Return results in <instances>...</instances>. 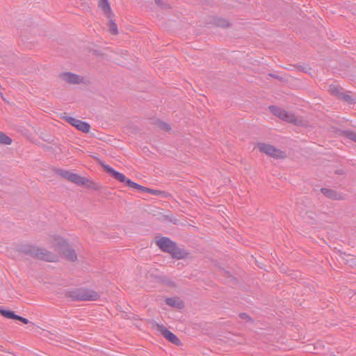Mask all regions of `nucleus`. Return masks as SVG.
<instances>
[{"mask_svg": "<svg viewBox=\"0 0 356 356\" xmlns=\"http://www.w3.org/2000/svg\"><path fill=\"white\" fill-rule=\"evenodd\" d=\"M65 296L72 301H93L99 297L96 291L86 288L69 290L66 291Z\"/></svg>", "mask_w": 356, "mask_h": 356, "instance_id": "obj_1", "label": "nucleus"}, {"mask_svg": "<svg viewBox=\"0 0 356 356\" xmlns=\"http://www.w3.org/2000/svg\"><path fill=\"white\" fill-rule=\"evenodd\" d=\"M22 251L40 260L49 262H54L57 260V255L43 248L26 245L23 246Z\"/></svg>", "mask_w": 356, "mask_h": 356, "instance_id": "obj_2", "label": "nucleus"}, {"mask_svg": "<svg viewBox=\"0 0 356 356\" xmlns=\"http://www.w3.org/2000/svg\"><path fill=\"white\" fill-rule=\"evenodd\" d=\"M156 244L161 250L171 254L174 258L181 259L184 256V252L179 249L176 243L168 237L160 238L156 241Z\"/></svg>", "mask_w": 356, "mask_h": 356, "instance_id": "obj_3", "label": "nucleus"}, {"mask_svg": "<svg viewBox=\"0 0 356 356\" xmlns=\"http://www.w3.org/2000/svg\"><path fill=\"white\" fill-rule=\"evenodd\" d=\"M60 81H63L65 83L69 84H86L87 80L82 77L81 76L70 72H64L60 73L58 76Z\"/></svg>", "mask_w": 356, "mask_h": 356, "instance_id": "obj_4", "label": "nucleus"}, {"mask_svg": "<svg viewBox=\"0 0 356 356\" xmlns=\"http://www.w3.org/2000/svg\"><path fill=\"white\" fill-rule=\"evenodd\" d=\"M268 108L271 113L281 120L290 123H296V118L292 113L288 112L276 106H270Z\"/></svg>", "mask_w": 356, "mask_h": 356, "instance_id": "obj_5", "label": "nucleus"}, {"mask_svg": "<svg viewBox=\"0 0 356 356\" xmlns=\"http://www.w3.org/2000/svg\"><path fill=\"white\" fill-rule=\"evenodd\" d=\"M257 147L260 152L265 153L266 154L273 158L283 159L286 156L284 152L268 144L262 143H258Z\"/></svg>", "mask_w": 356, "mask_h": 356, "instance_id": "obj_6", "label": "nucleus"}, {"mask_svg": "<svg viewBox=\"0 0 356 356\" xmlns=\"http://www.w3.org/2000/svg\"><path fill=\"white\" fill-rule=\"evenodd\" d=\"M58 173L63 178L71 181L72 182L79 185L83 186L86 185L88 182V179L79 176V175L72 172L67 170H58Z\"/></svg>", "mask_w": 356, "mask_h": 356, "instance_id": "obj_7", "label": "nucleus"}, {"mask_svg": "<svg viewBox=\"0 0 356 356\" xmlns=\"http://www.w3.org/2000/svg\"><path fill=\"white\" fill-rule=\"evenodd\" d=\"M103 168L105 170V171L108 174H109L113 178L125 184L128 178H127L124 175L120 172L116 171L113 168L107 164L103 165Z\"/></svg>", "mask_w": 356, "mask_h": 356, "instance_id": "obj_8", "label": "nucleus"}, {"mask_svg": "<svg viewBox=\"0 0 356 356\" xmlns=\"http://www.w3.org/2000/svg\"><path fill=\"white\" fill-rule=\"evenodd\" d=\"M98 7L107 17L111 18L113 17V12L108 0H99Z\"/></svg>", "mask_w": 356, "mask_h": 356, "instance_id": "obj_9", "label": "nucleus"}, {"mask_svg": "<svg viewBox=\"0 0 356 356\" xmlns=\"http://www.w3.org/2000/svg\"><path fill=\"white\" fill-rule=\"evenodd\" d=\"M162 334L167 340L174 344L178 345L180 343L179 338L174 333L166 328L162 330Z\"/></svg>", "mask_w": 356, "mask_h": 356, "instance_id": "obj_10", "label": "nucleus"}, {"mask_svg": "<svg viewBox=\"0 0 356 356\" xmlns=\"http://www.w3.org/2000/svg\"><path fill=\"white\" fill-rule=\"evenodd\" d=\"M75 127L83 133H88L90 129V125L88 122L79 119L75 124Z\"/></svg>", "mask_w": 356, "mask_h": 356, "instance_id": "obj_11", "label": "nucleus"}, {"mask_svg": "<svg viewBox=\"0 0 356 356\" xmlns=\"http://www.w3.org/2000/svg\"><path fill=\"white\" fill-rule=\"evenodd\" d=\"M165 302L168 305L175 308H181L183 305L180 299L177 297L167 298L165 299Z\"/></svg>", "mask_w": 356, "mask_h": 356, "instance_id": "obj_12", "label": "nucleus"}, {"mask_svg": "<svg viewBox=\"0 0 356 356\" xmlns=\"http://www.w3.org/2000/svg\"><path fill=\"white\" fill-rule=\"evenodd\" d=\"M321 191L323 193L324 195H325L326 197H327L329 198L337 200V199H339V197H340V195H338L333 190L326 188H322L321 189Z\"/></svg>", "mask_w": 356, "mask_h": 356, "instance_id": "obj_13", "label": "nucleus"}, {"mask_svg": "<svg viewBox=\"0 0 356 356\" xmlns=\"http://www.w3.org/2000/svg\"><path fill=\"white\" fill-rule=\"evenodd\" d=\"M63 254L66 259L72 261H74L77 259L76 254L73 249H66L63 252Z\"/></svg>", "mask_w": 356, "mask_h": 356, "instance_id": "obj_14", "label": "nucleus"}, {"mask_svg": "<svg viewBox=\"0 0 356 356\" xmlns=\"http://www.w3.org/2000/svg\"><path fill=\"white\" fill-rule=\"evenodd\" d=\"M0 313L2 314V316H3L5 318H8V319H15V318H17L16 317L17 314H15L14 312L10 311V310H6V309H1Z\"/></svg>", "mask_w": 356, "mask_h": 356, "instance_id": "obj_15", "label": "nucleus"}, {"mask_svg": "<svg viewBox=\"0 0 356 356\" xmlns=\"http://www.w3.org/2000/svg\"><path fill=\"white\" fill-rule=\"evenodd\" d=\"M12 139L4 133L0 131V144L10 145Z\"/></svg>", "mask_w": 356, "mask_h": 356, "instance_id": "obj_16", "label": "nucleus"}, {"mask_svg": "<svg viewBox=\"0 0 356 356\" xmlns=\"http://www.w3.org/2000/svg\"><path fill=\"white\" fill-rule=\"evenodd\" d=\"M343 134L347 138L356 142V132L351 130H346L343 131Z\"/></svg>", "mask_w": 356, "mask_h": 356, "instance_id": "obj_17", "label": "nucleus"}, {"mask_svg": "<svg viewBox=\"0 0 356 356\" xmlns=\"http://www.w3.org/2000/svg\"><path fill=\"white\" fill-rule=\"evenodd\" d=\"M157 126L159 128L164 131H168L170 129V127L168 123L160 120L157 121Z\"/></svg>", "mask_w": 356, "mask_h": 356, "instance_id": "obj_18", "label": "nucleus"}, {"mask_svg": "<svg viewBox=\"0 0 356 356\" xmlns=\"http://www.w3.org/2000/svg\"><path fill=\"white\" fill-rule=\"evenodd\" d=\"M137 190L140 191H142V192H148L149 193H152V194H156V191H154L153 189H149V188H147L143 186H141L139 184V186L137 187Z\"/></svg>", "mask_w": 356, "mask_h": 356, "instance_id": "obj_19", "label": "nucleus"}, {"mask_svg": "<svg viewBox=\"0 0 356 356\" xmlns=\"http://www.w3.org/2000/svg\"><path fill=\"white\" fill-rule=\"evenodd\" d=\"M125 185L129 186V188H135V189H137V187L139 186V184L131 181V179H128L127 181H126L125 183Z\"/></svg>", "mask_w": 356, "mask_h": 356, "instance_id": "obj_20", "label": "nucleus"}, {"mask_svg": "<svg viewBox=\"0 0 356 356\" xmlns=\"http://www.w3.org/2000/svg\"><path fill=\"white\" fill-rule=\"evenodd\" d=\"M65 119L66 122L75 127V124H76L78 119L70 116L65 117Z\"/></svg>", "mask_w": 356, "mask_h": 356, "instance_id": "obj_21", "label": "nucleus"}, {"mask_svg": "<svg viewBox=\"0 0 356 356\" xmlns=\"http://www.w3.org/2000/svg\"><path fill=\"white\" fill-rule=\"evenodd\" d=\"M110 31L113 34H117L118 33L117 25L113 22H110Z\"/></svg>", "mask_w": 356, "mask_h": 356, "instance_id": "obj_22", "label": "nucleus"}, {"mask_svg": "<svg viewBox=\"0 0 356 356\" xmlns=\"http://www.w3.org/2000/svg\"><path fill=\"white\" fill-rule=\"evenodd\" d=\"M343 98L350 104H353L355 102V99L352 98V97L349 94H344L343 95Z\"/></svg>", "mask_w": 356, "mask_h": 356, "instance_id": "obj_23", "label": "nucleus"}, {"mask_svg": "<svg viewBox=\"0 0 356 356\" xmlns=\"http://www.w3.org/2000/svg\"><path fill=\"white\" fill-rule=\"evenodd\" d=\"M16 317H17V318H15V320H18V321H19L22 322V323H24V324H27V323H29V320H28L27 318H24V317H22V316H19V315H17V316H16Z\"/></svg>", "mask_w": 356, "mask_h": 356, "instance_id": "obj_24", "label": "nucleus"}, {"mask_svg": "<svg viewBox=\"0 0 356 356\" xmlns=\"http://www.w3.org/2000/svg\"><path fill=\"white\" fill-rule=\"evenodd\" d=\"M239 316L241 317V318L246 321H249L251 319L250 317L246 313H241L239 314Z\"/></svg>", "mask_w": 356, "mask_h": 356, "instance_id": "obj_25", "label": "nucleus"}, {"mask_svg": "<svg viewBox=\"0 0 356 356\" xmlns=\"http://www.w3.org/2000/svg\"><path fill=\"white\" fill-rule=\"evenodd\" d=\"M332 91V93L334 95H337L339 94V90H331Z\"/></svg>", "mask_w": 356, "mask_h": 356, "instance_id": "obj_26", "label": "nucleus"}, {"mask_svg": "<svg viewBox=\"0 0 356 356\" xmlns=\"http://www.w3.org/2000/svg\"><path fill=\"white\" fill-rule=\"evenodd\" d=\"M0 95L1 97H2V99L5 101V102H7V100L4 98L3 97V92L1 90H0Z\"/></svg>", "mask_w": 356, "mask_h": 356, "instance_id": "obj_27", "label": "nucleus"}, {"mask_svg": "<svg viewBox=\"0 0 356 356\" xmlns=\"http://www.w3.org/2000/svg\"><path fill=\"white\" fill-rule=\"evenodd\" d=\"M61 241H62V244H65V243H66V241H64V240H63V239H61Z\"/></svg>", "mask_w": 356, "mask_h": 356, "instance_id": "obj_28", "label": "nucleus"}]
</instances>
